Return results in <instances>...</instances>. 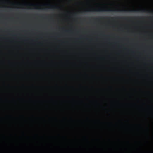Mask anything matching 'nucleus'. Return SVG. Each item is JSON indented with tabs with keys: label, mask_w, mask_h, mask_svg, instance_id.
I'll return each instance as SVG.
<instances>
[{
	"label": "nucleus",
	"mask_w": 153,
	"mask_h": 153,
	"mask_svg": "<svg viewBox=\"0 0 153 153\" xmlns=\"http://www.w3.org/2000/svg\"><path fill=\"white\" fill-rule=\"evenodd\" d=\"M118 0H113L109 2V4H115L118 2Z\"/></svg>",
	"instance_id": "4"
},
{
	"label": "nucleus",
	"mask_w": 153,
	"mask_h": 153,
	"mask_svg": "<svg viewBox=\"0 0 153 153\" xmlns=\"http://www.w3.org/2000/svg\"><path fill=\"white\" fill-rule=\"evenodd\" d=\"M76 3L78 4H82V3H84V4L87 5L98 4V3L95 2V1H90L88 0H86L84 2H82L81 1H79L77 2Z\"/></svg>",
	"instance_id": "3"
},
{
	"label": "nucleus",
	"mask_w": 153,
	"mask_h": 153,
	"mask_svg": "<svg viewBox=\"0 0 153 153\" xmlns=\"http://www.w3.org/2000/svg\"><path fill=\"white\" fill-rule=\"evenodd\" d=\"M46 10H50V9H46ZM52 10H152V9H148L147 8H138L137 9H135L133 8V9H125L124 8L122 9H111V8H107V9H102V8H98L95 9V8H86L85 9H63V8H59V9H52Z\"/></svg>",
	"instance_id": "2"
},
{
	"label": "nucleus",
	"mask_w": 153,
	"mask_h": 153,
	"mask_svg": "<svg viewBox=\"0 0 153 153\" xmlns=\"http://www.w3.org/2000/svg\"><path fill=\"white\" fill-rule=\"evenodd\" d=\"M104 4H107V3H104Z\"/></svg>",
	"instance_id": "6"
},
{
	"label": "nucleus",
	"mask_w": 153,
	"mask_h": 153,
	"mask_svg": "<svg viewBox=\"0 0 153 153\" xmlns=\"http://www.w3.org/2000/svg\"><path fill=\"white\" fill-rule=\"evenodd\" d=\"M55 4V3L47 2L43 3L42 4L37 3L36 4L33 3H27L26 2L20 3L19 2H13L9 0H1L0 1V6L1 5H10L11 6H37L41 5L44 6L51 7Z\"/></svg>",
	"instance_id": "1"
},
{
	"label": "nucleus",
	"mask_w": 153,
	"mask_h": 153,
	"mask_svg": "<svg viewBox=\"0 0 153 153\" xmlns=\"http://www.w3.org/2000/svg\"><path fill=\"white\" fill-rule=\"evenodd\" d=\"M67 1L69 3L71 1V0H67Z\"/></svg>",
	"instance_id": "5"
}]
</instances>
